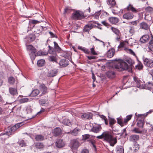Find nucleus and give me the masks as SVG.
I'll list each match as a JSON object with an SVG mask.
<instances>
[{
    "label": "nucleus",
    "instance_id": "nucleus-1",
    "mask_svg": "<svg viewBox=\"0 0 153 153\" xmlns=\"http://www.w3.org/2000/svg\"><path fill=\"white\" fill-rule=\"evenodd\" d=\"M127 62L130 65V66L128 65L126 62L121 60L120 63L114 65V69L119 71L127 70L129 72H132V67H134L133 65L134 63V62L131 59L127 60Z\"/></svg>",
    "mask_w": 153,
    "mask_h": 153
},
{
    "label": "nucleus",
    "instance_id": "nucleus-2",
    "mask_svg": "<svg viewBox=\"0 0 153 153\" xmlns=\"http://www.w3.org/2000/svg\"><path fill=\"white\" fill-rule=\"evenodd\" d=\"M104 140L109 143L111 146H114L117 142V137H114L109 131L104 132Z\"/></svg>",
    "mask_w": 153,
    "mask_h": 153
},
{
    "label": "nucleus",
    "instance_id": "nucleus-3",
    "mask_svg": "<svg viewBox=\"0 0 153 153\" xmlns=\"http://www.w3.org/2000/svg\"><path fill=\"white\" fill-rule=\"evenodd\" d=\"M48 51L49 53L51 54V55L49 56L48 60L49 61L52 62H55L58 63L57 62V55L56 53V51L54 50L53 47L49 45Z\"/></svg>",
    "mask_w": 153,
    "mask_h": 153
},
{
    "label": "nucleus",
    "instance_id": "nucleus-4",
    "mask_svg": "<svg viewBox=\"0 0 153 153\" xmlns=\"http://www.w3.org/2000/svg\"><path fill=\"white\" fill-rule=\"evenodd\" d=\"M87 17V16L85 15L84 13L79 10H76L74 11L71 16V18L73 20H82Z\"/></svg>",
    "mask_w": 153,
    "mask_h": 153
},
{
    "label": "nucleus",
    "instance_id": "nucleus-5",
    "mask_svg": "<svg viewBox=\"0 0 153 153\" xmlns=\"http://www.w3.org/2000/svg\"><path fill=\"white\" fill-rule=\"evenodd\" d=\"M135 116L138 118V120L137 123V126L141 128L143 127L145 123V117L147 115L146 114H137V113L135 114Z\"/></svg>",
    "mask_w": 153,
    "mask_h": 153
},
{
    "label": "nucleus",
    "instance_id": "nucleus-6",
    "mask_svg": "<svg viewBox=\"0 0 153 153\" xmlns=\"http://www.w3.org/2000/svg\"><path fill=\"white\" fill-rule=\"evenodd\" d=\"M22 123H20L16 124L12 127L9 126L7 128V131H6V133L10 134H8V135H12L14 133L15 131L19 128L22 125Z\"/></svg>",
    "mask_w": 153,
    "mask_h": 153
},
{
    "label": "nucleus",
    "instance_id": "nucleus-7",
    "mask_svg": "<svg viewBox=\"0 0 153 153\" xmlns=\"http://www.w3.org/2000/svg\"><path fill=\"white\" fill-rule=\"evenodd\" d=\"M80 143L78 139H73L71 140L70 146L71 149H77Z\"/></svg>",
    "mask_w": 153,
    "mask_h": 153
},
{
    "label": "nucleus",
    "instance_id": "nucleus-8",
    "mask_svg": "<svg viewBox=\"0 0 153 153\" xmlns=\"http://www.w3.org/2000/svg\"><path fill=\"white\" fill-rule=\"evenodd\" d=\"M143 63L146 67L149 68L153 67V60L147 58L143 59Z\"/></svg>",
    "mask_w": 153,
    "mask_h": 153
},
{
    "label": "nucleus",
    "instance_id": "nucleus-9",
    "mask_svg": "<svg viewBox=\"0 0 153 153\" xmlns=\"http://www.w3.org/2000/svg\"><path fill=\"white\" fill-rule=\"evenodd\" d=\"M126 9L128 11H131L132 12L134 13H138L143 10V9L141 8H138L137 9H136L133 7L132 5L130 4L126 7Z\"/></svg>",
    "mask_w": 153,
    "mask_h": 153
},
{
    "label": "nucleus",
    "instance_id": "nucleus-10",
    "mask_svg": "<svg viewBox=\"0 0 153 153\" xmlns=\"http://www.w3.org/2000/svg\"><path fill=\"white\" fill-rule=\"evenodd\" d=\"M59 64L60 66V68H63L67 67L69 64V62L66 59H61Z\"/></svg>",
    "mask_w": 153,
    "mask_h": 153
},
{
    "label": "nucleus",
    "instance_id": "nucleus-11",
    "mask_svg": "<svg viewBox=\"0 0 153 153\" xmlns=\"http://www.w3.org/2000/svg\"><path fill=\"white\" fill-rule=\"evenodd\" d=\"M139 139V135L136 134H131L130 136L129 137V141L133 142V143L137 142Z\"/></svg>",
    "mask_w": 153,
    "mask_h": 153
},
{
    "label": "nucleus",
    "instance_id": "nucleus-12",
    "mask_svg": "<svg viewBox=\"0 0 153 153\" xmlns=\"http://www.w3.org/2000/svg\"><path fill=\"white\" fill-rule=\"evenodd\" d=\"M141 87L142 88L148 89L151 91H153V84L149 82L146 84H143Z\"/></svg>",
    "mask_w": 153,
    "mask_h": 153
},
{
    "label": "nucleus",
    "instance_id": "nucleus-13",
    "mask_svg": "<svg viewBox=\"0 0 153 153\" xmlns=\"http://www.w3.org/2000/svg\"><path fill=\"white\" fill-rule=\"evenodd\" d=\"M150 39V37L148 35H145L143 36L140 38V41L141 43H145L148 42Z\"/></svg>",
    "mask_w": 153,
    "mask_h": 153
},
{
    "label": "nucleus",
    "instance_id": "nucleus-14",
    "mask_svg": "<svg viewBox=\"0 0 153 153\" xmlns=\"http://www.w3.org/2000/svg\"><path fill=\"white\" fill-rule=\"evenodd\" d=\"M58 72V69H55L50 71L47 74L48 77H53L56 76Z\"/></svg>",
    "mask_w": 153,
    "mask_h": 153
},
{
    "label": "nucleus",
    "instance_id": "nucleus-15",
    "mask_svg": "<svg viewBox=\"0 0 153 153\" xmlns=\"http://www.w3.org/2000/svg\"><path fill=\"white\" fill-rule=\"evenodd\" d=\"M62 131L59 127H56L53 130V135L55 136H59L62 135Z\"/></svg>",
    "mask_w": 153,
    "mask_h": 153
},
{
    "label": "nucleus",
    "instance_id": "nucleus-16",
    "mask_svg": "<svg viewBox=\"0 0 153 153\" xmlns=\"http://www.w3.org/2000/svg\"><path fill=\"white\" fill-rule=\"evenodd\" d=\"M56 146L58 148H61L64 146L65 144L63 140L58 139L55 143Z\"/></svg>",
    "mask_w": 153,
    "mask_h": 153
},
{
    "label": "nucleus",
    "instance_id": "nucleus-17",
    "mask_svg": "<svg viewBox=\"0 0 153 153\" xmlns=\"http://www.w3.org/2000/svg\"><path fill=\"white\" fill-rule=\"evenodd\" d=\"M92 117L93 114L91 113L88 112L84 113L81 115V117L82 119L85 120L87 119H91Z\"/></svg>",
    "mask_w": 153,
    "mask_h": 153
},
{
    "label": "nucleus",
    "instance_id": "nucleus-18",
    "mask_svg": "<svg viewBox=\"0 0 153 153\" xmlns=\"http://www.w3.org/2000/svg\"><path fill=\"white\" fill-rule=\"evenodd\" d=\"M106 75L108 77L111 79L114 78L116 76L115 72L111 70L107 71Z\"/></svg>",
    "mask_w": 153,
    "mask_h": 153
},
{
    "label": "nucleus",
    "instance_id": "nucleus-19",
    "mask_svg": "<svg viewBox=\"0 0 153 153\" xmlns=\"http://www.w3.org/2000/svg\"><path fill=\"white\" fill-rule=\"evenodd\" d=\"M134 80L136 84L137 87L142 88L141 87L142 85H143V84H141V83H142L141 81L136 76H134Z\"/></svg>",
    "mask_w": 153,
    "mask_h": 153
},
{
    "label": "nucleus",
    "instance_id": "nucleus-20",
    "mask_svg": "<svg viewBox=\"0 0 153 153\" xmlns=\"http://www.w3.org/2000/svg\"><path fill=\"white\" fill-rule=\"evenodd\" d=\"M39 87L41 91L42 92V94L44 95L48 93V88L44 84H41L40 85Z\"/></svg>",
    "mask_w": 153,
    "mask_h": 153
},
{
    "label": "nucleus",
    "instance_id": "nucleus-21",
    "mask_svg": "<svg viewBox=\"0 0 153 153\" xmlns=\"http://www.w3.org/2000/svg\"><path fill=\"white\" fill-rule=\"evenodd\" d=\"M80 129L78 128H76L73 130L67 133L68 134H70L74 136H76L78 135L79 132L80 131Z\"/></svg>",
    "mask_w": 153,
    "mask_h": 153
},
{
    "label": "nucleus",
    "instance_id": "nucleus-22",
    "mask_svg": "<svg viewBox=\"0 0 153 153\" xmlns=\"http://www.w3.org/2000/svg\"><path fill=\"white\" fill-rule=\"evenodd\" d=\"M134 17L133 13L131 12H127L124 14L123 17L124 19L129 20L132 19Z\"/></svg>",
    "mask_w": 153,
    "mask_h": 153
},
{
    "label": "nucleus",
    "instance_id": "nucleus-23",
    "mask_svg": "<svg viewBox=\"0 0 153 153\" xmlns=\"http://www.w3.org/2000/svg\"><path fill=\"white\" fill-rule=\"evenodd\" d=\"M107 3L110 8L117 7L115 0H107Z\"/></svg>",
    "mask_w": 153,
    "mask_h": 153
},
{
    "label": "nucleus",
    "instance_id": "nucleus-24",
    "mask_svg": "<svg viewBox=\"0 0 153 153\" xmlns=\"http://www.w3.org/2000/svg\"><path fill=\"white\" fill-rule=\"evenodd\" d=\"M36 39V36L35 34L32 33L29 34L27 37V41L29 42H31L33 41Z\"/></svg>",
    "mask_w": 153,
    "mask_h": 153
},
{
    "label": "nucleus",
    "instance_id": "nucleus-25",
    "mask_svg": "<svg viewBox=\"0 0 153 153\" xmlns=\"http://www.w3.org/2000/svg\"><path fill=\"white\" fill-rule=\"evenodd\" d=\"M92 29V27L91 24L85 25L83 29V31L84 32H87L89 33L90 30Z\"/></svg>",
    "mask_w": 153,
    "mask_h": 153
},
{
    "label": "nucleus",
    "instance_id": "nucleus-26",
    "mask_svg": "<svg viewBox=\"0 0 153 153\" xmlns=\"http://www.w3.org/2000/svg\"><path fill=\"white\" fill-rule=\"evenodd\" d=\"M140 28L147 30L149 29V25L145 22H143L140 24Z\"/></svg>",
    "mask_w": 153,
    "mask_h": 153
},
{
    "label": "nucleus",
    "instance_id": "nucleus-27",
    "mask_svg": "<svg viewBox=\"0 0 153 153\" xmlns=\"http://www.w3.org/2000/svg\"><path fill=\"white\" fill-rule=\"evenodd\" d=\"M43 27L41 26H36L35 28L34 32L37 34L40 35L42 34V32L43 30Z\"/></svg>",
    "mask_w": 153,
    "mask_h": 153
},
{
    "label": "nucleus",
    "instance_id": "nucleus-28",
    "mask_svg": "<svg viewBox=\"0 0 153 153\" xmlns=\"http://www.w3.org/2000/svg\"><path fill=\"white\" fill-rule=\"evenodd\" d=\"M115 51L113 48L109 49L107 53V56L108 58H111L112 57L114 54Z\"/></svg>",
    "mask_w": 153,
    "mask_h": 153
},
{
    "label": "nucleus",
    "instance_id": "nucleus-29",
    "mask_svg": "<svg viewBox=\"0 0 153 153\" xmlns=\"http://www.w3.org/2000/svg\"><path fill=\"white\" fill-rule=\"evenodd\" d=\"M39 103L40 105H42L48 106L49 102L48 100L41 99L39 100Z\"/></svg>",
    "mask_w": 153,
    "mask_h": 153
},
{
    "label": "nucleus",
    "instance_id": "nucleus-30",
    "mask_svg": "<svg viewBox=\"0 0 153 153\" xmlns=\"http://www.w3.org/2000/svg\"><path fill=\"white\" fill-rule=\"evenodd\" d=\"M108 20L112 24H116L119 22V19L116 17H110Z\"/></svg>",
    "mask_w": 153,
    "mask_h": 153
},
{
    "label": "nucleus",
    "instance_id": "nucleus-31",
    "mask_svg": "<svg viewBox=\"0 0 153 153\" xmlns=\"http://www.w3.org/2000/svg\"><path fill=\"white\" fill-rule=\"evenodd\" d=\"M9 91L10 93L13 96H15L18 94L17 89L15 88H9Z\"/></svg>",
    "mask_w": 153,
    "mask_h": 153
},
{
    "label": "nucleus",
    "instance_id": "nucleus-32",
    "mask_svg": "<svg viewBox=\"0 0 153 153\" xmlns=\"http://www.w3.org/2000/svg\"><path fill=\"white\" fill-rule=\"evenodd\" d=\"M108 117L109 126L113 128V127H114V125L116 123V121L114 118H111L109 116H108Z\"/></svg>",
    "mask_w": 153,
    "mask_h": 153
},
{
    "label": "nucleus",
    "instance_id": "nucleus-33",
    "mask_svg": "<svg viewBox=\"0 0 153 153\" xmlns=\"http://www.w3.org/2000/svg\"><path fill=\"white\" fill-rule=\"evenodd\" d=\"M37 52V50L35 51H31L30 54V58L32 60L33 63V61L34 60L36 57L37 56L36 52Z\"/></svg>",
    "mask_w": 153,
    "mask_h": 153
},
{
    "label": "nucleus",
    "instance_id": "nucleus-34",
    "mask_svg": "<svg viewBox=\"0 0 153 153\" xmlns=\"http://www.w3.org/2000/svg\"><path fill=\"white\" fill-rule=\"evenodd\" d=\"M54 44V47L53 48L54 50H55L56 53L58 52L59 53L62 51L61 48L59 46L58 44L55 42H53Z\"/></svg>",
    "mask_w": 153,
    "mask_h": 153
},
{
    "label": "nucleus",
    "instance_id": "nucleus-35",
    "mask_svg": "<svg viewBox=\"0 0 153 153\" xmlns=\"http://www.w3.org/2000/svg\"><path fill=\"white\" fill-rule=\"evenodd\" d=\"M149 50L153 52V36L151 34L150 40L149 42Z\"/></svg>",
    "mask_w": 153,
    "mask_h": 153
},
{
    "label": "nucleus",
    "instance_id": "nucleus-36",
    "mask_svg": "<svg viewBox=\"0 0 153 153\" xmlns=\"http://www.w3.org/2000/svg\"><path fill=\"white\" fill-rule=\"evenodd\" d=\"M39 93V91L38 89H35L33 90L29 96L35 97L37 96Z\"/></svg>",
    "mask_w": 153,
    "mask_h": 153
},
{
    "label": "nucleus",
    "instance_id": "nucleus-37",
    "mask_svg": "<svg viewBox=\"0 0 153 153\" xmlns=\"http://www.w3.org/2000/svg\"><path fill=\"white\" fill-rule=\"evenodd\" d=\"M35 140L36 141H41L44 140V136L41 134H37L35 136Z\"/></svg>",
    "mask_w": 153,
    "mask_h": 153
},
{
    "label": "nucleus",
    "instance_id": "nucleus-38",
    "mask_svg": "<svg viewBox=\"0 0 153 153\" xmlns=\"http://www.w3.org/2000/svg\"><path fill=\"white\" fill-rule=\"evenodd\" d=\"M45 64V62L43 59L39 60L37 62V65L39 67H42L44 66Z\"/></svg>",
    "mask_w": 153,
    "mask_h": 153
},
{
    "label": "nucleus",
    "instance_id": "nucleus-39",
    "mask_svg": "<svg viewBox=\"0 0 153 153\" xmlns=\"http://www.w3.org/2000/svg\"><path fill=\"white\" fill-rule=\"evenodd\" d=\"M34 146L38 149H42L44 147V145L42 143H34Z\"/></svg>",
    "mask_w": 153,
    "mask_h": 153
},
{
    "label": "nucleus",
    "instance_id": "nucleus-40",
    "mask_svg": "<svg viewBox=\"0 0 153 153\" xmlns=\"http://www.w3.org/2000/svg\"><path fill=\"white\" fill-rule=\"evenodd\" d=\"M62 123L65 125L70 126L71 125L72 122L67 119H65L63 120Z\"/></svg>",
    "mask_w": 153,
    "mask_h": 153
},
{
    "label": "nucleus",
    "instance_id": "nucleus-41",
    "mask_svg": "<svg viewBox=\"0 0 153 153\" xmlns=\"http://www.w3.org/2000/svg\"><path fill=\"white\" fill-rule=\"evenodd\" d=\"M116 149L117 153H124V149L123 146H117L116 147Z\"/></svg>",
    "mask_w": 153,
    "mask_h": 153
},
{
    "label": "nucleus",
    "instance_id": "nucleus-42",
    "mask_svg": "<svg viewBox=\"0 0 153 153\" xmlns=\"http://www.w3.org/2000/svg\"><path fill=\"white\" fill-rule=\"evenodd\" d=\"M111 29L113 32L119 36H120L121 35V34L119 30L113 27H111Z\"/></svg>",
    "mask_w": 153,
    "mask_h": 153
},
{
    "label": "nucleus",
    "instance_id": "nucleus-43",
    "mask_svg": "<svg viewBox=\"0 0 153 153\" xmlns=\"http://www.w3.org/2000/svg\"><path fill=\"white\" fill-rule=\"evenodd\" d=\"M117 123L120 125L121 127H123L124 125L123 123V121L122 117H120L117 118Z\"/></svg>",
    "mask_w": 153,
    "mask_h": 153
},
{
    "label": "nucleus",
    "instance_id": "nucleus-44",
    "mask_svg": "<svg viewBox=\"0 0 153 153\" xmlns=\"http://www.w3.org/2000/svg\"><path fill=\"white\" fill-rule=\"evenodd\" d=\"M102 129L100 126L93 127L91 129V131L97 133Z\"/></svg>",
    "mask_w": 153,
    "mask_h": 153
},
{
    "label": "nucleus",
    "instance_id": "nucleus-45",
    "mask_svg": "<svg viewBox=\"0 0 153 153\" xmlns=\"http://www.w3.org/2000/svg\"><path fill=\"white\" fill-rule=\"evenodd\" d=\"M78 48L79 50H82L86 54H88L90 53V51L89 50L85 48H83L82 46H78Z\"/></svg>",
    "mask_w": 153,
    "mask_h": 153
},
{
    "label": "nucleus",
    "instance_id": "nucleus-46",
    "mask_svg": "<svg viewBox=\"0 0 153 153\" xmlns=\"http://www.w3.org/2000/svg\"><path fill=\"white\" fill-rule=\"evenodd\" d=\"M48 53L47 52H43L41 50L39 51L36 53L37 56H39L47 55H48Z\"/></svg>",
    "mask_w": 153,
    "mask_h": 153
},
{
    "label": "nucleus",
    "instance_id": "nucleus-47",
    "mask_svg": "<svg viewBox=\"0 0 153 153\" xmlns=\"http://www.w3.org/2000/svg\"><path fill=\"white\" fill-rule=\"evenodd\" d=\"M29 99L27 98H24L20 99L19 102L20 103H23L27 102L29 101Z\"/></svg>",
    "mask_w": 153,
    "mask_h": 153
},
{
    "label": "nucleus",
    "instance_id": "nucleus-48",
    "mask_svg": "<svg viewBox=\"0 0 153 153\" xmlns=\"http://www.w3.org/2000/svg\"><path fill=\"white\" fill-rule=\"evenodd\" d=\"M8 82L11 84H13L15 82V79L13 76H10L8 79Z\"/></svg>",
    "mask_w": 153,
    "mask_h": 153
},
{
    "label": "nucleus",
    "instance_id": "nucleus-49",
    "mask_svg": "<svg viewBox=\"0 0 153 153\" xmlns=\"http://www.w3.org/2000/svg\"><path fill=\"white\" fill-rule=\"evenodd\" d=\"M139 63L136 66V68L139 70H140L143 69V65L142 64L140 61H138Z\"/></svg>",
    "mask_w": 153,
    "mask_h": 153
},
{
    "label": "nucleus",
    "instance_id": "nucleus-50",
    "mask_svg": "<svg viewBox=\"0 0 153 153\" xmlns=\"http://www.w3.org/2000/svg\"><path fill=\"white\" fill-rule=\"evenodd\" d=\"M18 143L20 146L21 147H25L26 146V144L23 140H22L18 142Z\"/></svg>",
    "mask_w": 153,
    "mask_h": 153
},
{
    "label": "nucleus",
    "instance_id": "nucleus-51",
    "mask_svg": "<svg viewBox=\"0 0 153 153\" xmlns=\"http://www.w3.org/2000/svg\"><path fill=\"white\" fill-rule=\"evenodd\" d=\"M132 131L134 133L138 134H141L142 133V131L139 130L138 128H135L132 130Z\"/></svg>",
    "mask_w": 153,
    "mask_h": 153
},
{
    "label": "nucleus",
    "instance_id": "nucleus-52",
    "mask_svg": "<svg viewBox=\"0 0 153 153\" xmlns=\"http://www.w3.org/2000/svg\"><path fill=\"white\" fill-rule=\"evenodd\" d=\"M27 48L31 51H35L36 49L32 45H29L27 46Z\"/></svg>",
    "mask_w": 153,
    "mask_h": 153
},
{
    "label": "nucleus",
    "instance_id": "nucleus-53",
    "mask_svg": "<svg viewBox=\"0 0 153 153\" xmlns=\"http://www.w3.org/2000/svg\"><path fill=\"white\" fill-rule=\"evenodd\" d=\"M72 10L71 7H67L64 9V14H65L67 13H70L71 11Z\"/></svg>",
    "mask_w": 153,
    "mask_h": 153
},
{
    "label": "nucleus",
    "instance_id": "nucleus-54",
    "mask_svg": "<svg viewBox=\"0 0 153 153\" xmlns=\"http://www.w3.org/2000/svg\"><path fill=\"white\" fill-rule=\"evenodd\" d=\"M40 22L37 20H32L30 21L29 25H31L32 24H36L37 23H39Z\"/></svg>",
    "mask_w": 153,
    "mask_h": 153
},
{
    "label": "nucleus",
    "instance_id": "nucleus-55",
    "mask_svg": "<svg viewBox=\"0 0 153 153\" xmlns=\"http://www.w3.org/2000/svg\"><path fill=\"white\" fill-rule=\"evenodd\" d=\"M21 106L17 107L16 106H15L12 108V112H13L14 111H19L21 110Z\"/></svg>",
    "mask_w": 153,
    "mask_h": 153
},
{
    "label": "nucleus",
    "instance_id": "nucleus-56",
    "mask_svg": "<svg viewBox=\"0 0 153 153\" xmlns=\"http://www.w3.org/2000/svg\"><path fill=\"white\" fill-rule=\"evenodd\" d=\"M82 140H85L89 138L90 135L88 134H84L82 135Z\"/></svg>",
    "mask_w": 153,
    "mask_h": 153
},
{
    "label": "nucleus",
    "instance_id": "nucleus-57",
    "mask_svg": "<svg viewBox=\"0 0 153 153\" xmlns=\"http://www.w3.org/2000/svg\"><path fill=\"white\" fill-rule=\"evenodd\" d=\"M26 111H27V113H30L32 112V109L31 106L30 105H28L26 108Z\"/></svg>",
    "mask_w": 153,
    "mask_h": 153
},
{
    "label": "nucleus",
    "instance_id": "nucleus-58",
    "mask_svg": "<svg viewBox=\"0 0 153 153\" xmlns=\"http://www.w3.org/2000/svg\"><path fill=\"white\" fill-rule=\"evenodd\" d=\"M90 50L91 54H93V55H97V53L94 50V46H93L92 48H91Z\"/></svg>",
    "mask_w": 153,
    "mask_h": 153
},
{
    "label": "nucleus",
    "instance_id": "nucleus-59",
    "mask_svg": "<svg viewBox=\"0 0 153 153\" xmlns=\"http://www.w3.org/2000/svg\"><path fill=\"white\" fill-rule=\"evenodd\" d=\"M140 22L139 20H137L135 21H132L130 22V23L131 25H137Z\"/></svg>",
    "mask_w": 153,
    "mask_h": 153
},
{
    "label": "nucleus",
    "instance_id": "nucleus-60",
    "mask_svg": "<svg viewBox=\"0 0 153 153\" xmlns=\"http://www.w3.org/2000/svg\"><path fill=\"white\" fill-rule=\"evenodd\" d=\"M145 10L146 12L150 13L153 11V9L151 7L149 6L146 8Z\"/></svg>",
    "mask_w": 153,
    "mask_h": 153
},
{
    "label": "nucleus",
    "instance_id": "nucleus-61",
    "mask_svg": "<svg viewBox=\"0 0 153 153\" xmlns=\"http://www.w3.org/2000/svg\"><path fill=\"white\" fill-rule=\"evenodd\" d=\"M133 143L134 146L135 147L134 150L135 151L138 150L140 148V146L137 143V142L134 143Z\"/></svg>",
    "mask_w": 153,
    "mask_h": 153
},
{
    "label": "nucleus",
    "instance_id": "nucleus-62",
    "mask_svg": "<svg viewBox=\"0 0 153 153\" xmlns=\"http://www.w3.org/2000/svg\"><path fill=\"white\" fill-rule=\"evenodd\" d=\"M101 10L97 12H96L95 14L93 15L94 16H95V18L97 19L99 18V16L101 14Z\"/></svg>",
    "mask_w": 153,
    "mask_h": 153
},
{
    "label": "nucleus",
    "instance_id": "nucleus-63",
    "mask_svg": "<svg viewBox=\"0 0 153 153\" xmlns=\"http://www.w3.org/2000/svg\"><path fill=\"white\" fill-rule=\"evenodd\" d=\"M128 51L129 52V53L131 54H132L134 56H135V57L137 58V60H138V58H137V56L135 54V53H134V52L133 51V50H131V49H128Z\"/></svg>",
    "mask_w": 153,
    "mask_h": 153
},
{
    "label": "nucleus",
    "instance_id": "nucleus-64",
    "mask_svg": "<svg viewBox=\"0 0 153 153\" xmlns=\"http://www.w3.org/2000/svg\"><path fill=\"white\" fill-rule=\"evenodd\" d=\"M129 32L130 33L133 34L134 33V29L133 27H130Z\"/></svg>",
    "mask_w": 153,
    "mask_h": 153
}]
</instances>
